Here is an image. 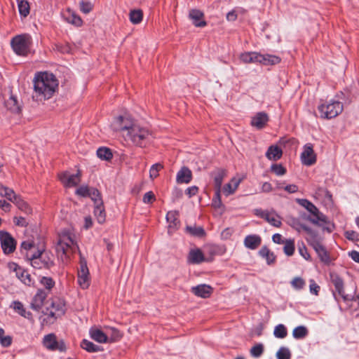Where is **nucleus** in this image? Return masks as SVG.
I'll return each mask as SVG.
<instances>
[{
    "label": "nucleus",
    "instance_id": "1",
    "mask_svg": "<svg viewBox=\"0 0 359 359\" xmlns=\"http://www.w3.org/2000/svg\"><path fill=\"white\" fill-rule=\"evenodd\" d=\"M33 99L43 102L53 97L58 89L59 82L55 75L49 72H39L34 79Z\"/></svg>",
    "mask_w": 359,
    "mask_h": 359
},
{
    "label": "nucleus",
    "instance_id": "2",
    "mask_svg": "<svg viewBox=\"0 0 359 359\" xmlns=\"http://www.w3.org/2000/svg\"><path fill=\"white\" fill-rule=\"evenodd\" d=\"M79 249L75 232L72 229H63L58 234L57 253L59 259L64 262H69L74 254Z\"/></svg>",
    "mask_w": 359,
    "mask_h": 359
},
{
    "label": "nucleus",
    "instance_id": "3",
    "mask_svg": "<svg viewBox=\"0 0 359 359\" xmlns=\"http://www.w3.org/2000/svg\"><path fill=\"white\" fill-rule=\"evenodd\" d=\"M297 203L310 213L308 219L311 222L322 227L329 232L334 229V224L329 221L312 203L306 199H298Z\"/></svg>",
    "mask_w": 359,
    "mask_h": 359
},
{
    "label": "nucleus",
    "instance_id": "4",
    "mask_svg": "<svg viewBox=\"0 0 359 359\" xmlns=\"http://www.w3.org/2000/svg\"><path fill=\"white\" fill-rule=\"evenodd\" d=\"M297 203L310 213L308 219L311 222L322 227L329 232L334 229V224L329 221L312 203L306 199H298Z\"/></svg>",
    "mask_w": 359,
    "mask_h": 359
},
{
    "label": "nucleus",
    "instance_id": "5",
    "mask_svg": "<svg viewBox=\"0 0 359 359\" xmlns=\"http://www.w3.org/2000/svg\"><path fill=\"white\" fill-rule=\"evenodd\" d=\"M297 203L310 213L308 219L311 222L322 227L329 232L334 229V224L329 221L312 203L306 199H298Z\"/></svg>",
    "mask_w": 359,
    "mask_h": 359
},
{
    "label": "nucleus",
    "instance_id": "6",
    "mask_svg": "<svg viewBox=\"0 0 359 359\" xmlns=\"http://www.w3.org/2000/svg\"><path fill=\"white\" fill-rule=\"evenodd\" d=\"M132 116L128 113L114 116L109 122V127L113 132L120 133L123 137L135 123Z\"/></svg>",
    "mask_w": 359,
    "mask_h": 359
},
{
    "label": "nucleus",
    "instance_id": "7",
    "mask_svg": "<svg viewBox=\"0 0 359 359\" xmlns=\"http://www.w3.org/2000/svg\"><path fill=\"white\" fill-rule=\"evenodd\" d=\"M239 58L243 63H260L265 65H276L280 58L276 55H261L257 52H245L240 55Z\"/></svg>",
    "mask_w": 359,
    "mask_h": 359
},
{
    "label": "nucleus",
    "instance_id": "8",
    "mask_svg": "<svg viewBox=\"0 0 359 359\" xmlns=\"http://www.w3.org/2000/svg\"><path fill=\"white\" fill-rule=\"evenodd\" d=\"M149 135V131L141 127L137 122L131 127L123 137L126 140L131 141L133 144L139 147L144 146V141Z\"/></svg>",
    "mask_w": 359,
    "mask_h": 359
},
{
    "label": "nucleus",
    "instance_id": "9",
    "mask_svg": "<svg viewBox=\"0 0 359 359\" xmlns=\"http://www.w3.org/2000/svg\"><path fill=\"white\" fill-rule=\"evenodd\" d=\"M318 109L321 118H332L341 113L343 104L339 101L331 100L320 104Z\"/></svg>",
    "mask_w": 359,
    "mask_h": 359
},
{
    "label": "nucleus",
    "instance_id": "10",
    "mask_svg": "<svg viewBox=\"0 0 359 359\" xmlns=\"http://www.w3.org/2000/svg\"><path fill=\"white\" fill-rule=\"evenodd\" d=\"M13 50L18 55L26 56L30 52L31 38L28 34H20L11 41Z\"/></svg>",
    "mask_w": 359,
    "mask_h": 359
},
{
    "label": "nucleus",
    "instance_id": "11",
    "mask_svg": "<svg viewBox=\"0 0 359 359\" xmlns=\"http://www.w3.org/2000/svg\"><path fill=\"white\" fill-rule=\"evenodd\" d=\"M21 251L29 260L36 257H43L46 256L43 246L36 243L33 239L23 241L21 245Z\"/></svg>",
    "mask_w": 359,
    "mask_h": 359
},
{
    "label": "nucleus",
    "instance_id": "12",
    "mask_svg": "<svg viewBox=\"0 0 359 359\" xmlns=\"http://www.w3.org/2000/svg\"><path fill=\"white\" fill-rule=\"evenodd\" d=\"M46 315L55 319L62 316L65 312V302L60 298L55 297L46 302Z\"/></svg>",
    "mask_w": 359,
    "mask_h": 359
},
{
    "label": "nucleus",
    "instance_id": "13",
    "mask_svg": "<svg viewBox=\"0 0 359 359\" xmlns=\"http://www.w3.org/2000/svg\"><path fill=\"white\" fill-rule=\"evenodd\" d=\"M77 277L79 286L83 290L88 288L90 284V273L86 262L83 259L79 262Z\"/></svg>",
    "mask_w": 359,
    "mask_h": 359
},
{
    "label": "nucleus",
    "instance_id": "14",
    "mask_svg": "<svg viewBox=\"0 0 359 359\" xmlns=\"http://www.w3.org/2000/svg\"><path fill=\"white\" fill-rule=\"evenodd\" d=\"M214 255L212 253L203 252L199 248H193L190 250L188 259L192 264H201L203 262H211L213 260Z\"/></svg>",
    "mask_w": 359,
    "mask_h": 359
},
{
    "label": "nucleus",
    "instance_id": "15",
    "mask_svg": "<svg viewBox=\"0 0 359 359\" xmlns=\"http://www.w3.org/2000/svg\"><path fill=\"white\" fill-rule=\"evenodd\" d=\"M82 172L77 170L76 173L73 174L69 172H63L59 174L58 177L62 184L67 187L76 186L81 181Z\"/></svg>",
    "mask_w": 359,
    "mask_h": 359
},
{
    "label": "nucleus",
    "instance_id": "16",
    "mask_svg": "<svg viewBox=\"0 0 359 359\" xmlns=\"http://www.w3.org/2000/svg\"><path fill=\"white\" fill-rule=\"evenodd\" d=\"M300 158L302 164L306 166L313 165L316 163L317 155L311 144L309 143L304 146Z\"/></svg>",
    "mask_w": 359,
    "mask_h": 359
},
{
    "label": "nucleus",
    "instance_id": "17",
    "mask_svg": "<svg viewBox=\"0 0 359 359\" xmlns=\"http://www.w3.org/2000/svg\"><path fill=\"white\" fill-rule=\"evenodd\" d=\"M191 292L196 297L201 299H209L214 292L212 286L205 283H201L191 287Z\"/></svg>",
    "mask_w": 359,
    "mask_h": 359
},
{
    "label": "nucleus",
    "instance_id": "18",
    "mask_svg": "<svg viewBox=\"0 0 359 359\" xmlns=\"http://www.w3.org/2000/svg\"><path fill=\"white\" fill-rule=\"evenodd\" d=\"M43 345L47 349L52 351H63L65 349L63 341L57 340L56 336L53 334H47L43 337Z\"/></svg>",
    "mask_w": 359,
    "mask_h": 359
},
{
    "label": "nucleus",
    "instance_id": "19",
    "mask_svg": "<svg viewBox=\"0 0 359 359\" xmlns=\"http://www.w3.org/2000/svg\"><path fill=\"white\" fill-rule=\"evenodd\" d=\"M0 241L4 253L10 254L15 249V242L9 233L0 231Z\"/></svg>",
    "mask_w": 359,
    "mask_h": 359
},
{
    "label": "nucleus",
    "instance_id": "20",
    "mask_svg": "<svg viewBox=\"0 0 359 359\" xmlns=\"http://www.w3.org/2000/svg\"><path fill=\"white\" fill-rule=\"evenodd\" d=\"M76 194L81 197H90L92 200L97 201L100 199V192L87 185H82L76 190Z\"/></svg>",
    "mask_w": 359,
    "mask_h": 359
},
{
    "label": "nucleus",
    "instance_id": "21",
    "mask_svg": "<svg viewBox=\"0 0 359 359\" xmlns=\"http://www.w3.org/2000/svg\"><path fill=\"white\" fill-rule=\"evenodd\" d=\"M243 176L239 174L233 177L231 180L222 188V192L226 196L233 194L238 189L240 183L243 181Z\"/></svg>",
    "mask_w": 359,
    "mask_h": 359
},
{
    "label": "nucleus",
    "instance_id": "22",
    "mask_svg": "<svg viewBox=\"0 0 359 359\" xmlns=\"http://www.w3.org/2000/svg\"><path fill=\"white\" fill-rule=\"evenodd\" d=\"M46 294L43 292H39L33 298L32 303H31V307L32 309L41 311V313H43L46 315Z\"/></svg>",
    "mask_w": 359,
    "mask_h": 359
},
{
    "label": "nucleus",
    "instance_id": "23",
    "mask_svg": "<svg viewBox=\"0 0 359 359\" xmlns=\"http://www.w3.org/2000/svg\"><path fill=\"white\" fill-rule=\"evenodd\" d=\"M256 214L260 217L264 219L270 224L279 227L282 222L280 217L274 212H264L257 210Z\"/></svg>",
    "mask_w": 359,
    "mask_h": 359
},
{
    "label": "nucleus",
    "instance_id": "24",
    "mask_svg": "<svg viewBox=\"0 0 359 359\" xmlns=\"http://www.w3.org/2000/svg\"><path fill=\"white\" fill-rule=\"evenodd\" d=\"M179 214L177 211H170L168 212L166 219L168 223V232L172 234L180 226V221L178 219Z\"/></svg>",
    "mask_w": 359,
    "mask_h": 359
},
{
    "label": "nucleus",
    "instance_id": "25",
    "mask_svg": "<svg viewBox=\"0 0 359 359\" xmlns=\"http://www.w3.org/2000/svg\"><path fill=\"white\" fill-rule=\"evenodd\" d=\"M90 337L98 343H107L105 327L102 329L98 327H93L89 331Z\"/></svg>",
    "mask_w": 359,
    "mask_h": 359
},
{
    "label": "nucleus",
    "instance_id": "26",
    "mask_svg": "<svg viewBox=\"0 0 359 359\" xmlns=\"http://www.w3.org/2000/svg\"><path fill=\"white\" fill-rule=\"evenodd\" d=\"M268 121L269 116L266 113L259 112L252 118L251 125L257 129H262L266 126Z\"/></svg>",
    "mask_w": 359,
    "mask_h": 359
},
{
    "label": "nucleus",
    "instance_id": "27",
    "mask_svg": "<svg viewBox=\"0 0 359 359\" xmlns=\"http://www.w3.org/2000/svg\"><path fill=\"white\" fill-rule=\"evenodd\" d=\"M282 155V149L277 144L269 147L266 152V156L270 161H278L281 158Z\"/></svg>",
    "mask_w": 359,
    "mask_h": 359
},
{
    "label": "nucleus",
    "instance_id": "28",
    "mask_svg": "<svg viewBox=\"0 0 359 359\" xmlns=\"http://www.w3.org/2000/svg\"><path fill=\"white\" fill-rule=\"evenodd\" d=\"M5 105L6 108L13 113H19L20 111V105L17 97L13 95L6 100Z\"/></svg>",
    "mask_w": 359,
    "mask_h": 359
},
{
    "label": "nucleus",
    "instance_id": "29",
    "mask_svg": "<svg viewBox=\"0 0 359 359\" xmlns=\"http://www.w3.org/2000/svg\"><path fill=\"white\" fill-rule=\"evenodd\" d=\"M11 307L18 314L22 316V317L28 319L32 320V315L29 311H27L24 308L23 304L20 302H14L12 303Z\"/></svg>",
    "mask_w": 359,
    "mask_h": 359
},
{
    "label": "nucleus",
    "instance_id": "30",
    "mask_svg": "<svg viewBox=\"0 0 359 359\" xmlns=\"http://www.w3.org/2000/svg\"><path fill=\"white\" fill-rule=\"evenodd\" d=\"M191 180V172L187 168H182L177 175L178 183H188Z\"/></svg>",
    "mask_w": 359,
    "mask_h": 359
},
{
    "label": "nucleus",
    "instance_id": "31",
    "mask_svg": "<svg viewBox=\"0 0 359 359\" xmlns=\"http://www.w3.org/2000/svg\"><path fill=\"white\" fill-rule=\"evenodd\" d=\"M315 250L316 251L318 257L323 262L327 264L333 259V258L330 256L329 252L323 245H316L315 246Z\"/></svg>",
    "mask_w": 359,
    "mask_h": 359
},
{
    "label": "nucleus",
    "instance_id": "32",
    "mask_svg": "<svg viewBox=\"0 0 359 359\" xmlns=\"http://www.w3.org/2000/svg\"><path fill=\"white\" fill-rule=\"evenodd\" d=\"M105 331L107 337V343L114 342L122 337V334L116 328L106 327Z\"/></svg>",
    "mask_w": 359,
    "mask_h": 359
},
{
    "label": "nucleus",
    "instance_id": "33",
    "mask_svg": "<svg viewBox=\"0 0 359 359\" xmlns=\"http://www.w3.org/2000/svg\"><path fill=\"white\" fill-rule=\"evenodd\" d=\"M245 245L250 249L257 248L261 243V238L258 236L251 235L245 238Z\"/></svg>",
    "mask_w": 359,
    "mask_h": 359
},
{
    "label": "nucleus",
    "instance_id": "34",
    "mask_svg": "<svg viewBox=\"0 0 359 359\" xmlns=\"http://www.w3.org/2000/svg\"><path fill=\"white\" fill-rule=\"evenodd\" d=\"M96 202L97 204L95 208L94 213L97 218V222L100 224H103L105 221V211L100 200L97 201Z\"/></svg>",
    "mask_w": 359,
    "mask_h": 359
},
{
    "label": "nucleus",
    "instance_id": "35",
    "mask_svg": "<svg viewBox=\"0 0 359 359\" xmlns=\"http://www.w3.org/2000/svg\"><path fill=\"white\" fill-rule=\"evenodd\" d=\"M0 196L6 198L12 203H14L18 197L11 189L4 186H0Z\"/></svg>",
    "mask_w": 359,
    "mask_h": 359
},
{
    "label": "nucleus",
    "instance_id": "36",
    "mask_svg": "<svg viewBox=\"0 0 359 359\" xmlns=\"http://www.w3.org/2000/svg\"><path fill=\"white\" fill-rule=\"evenodd\" d=\"M97 156L101 160L107 161H109L113 157L111 150L107 147H101L98 149L97 151Z\"/></svg>",
    "mask_w": 359,
    "mask_h": 359
},
{
    "label": "nucleus",
    "instance_id": "37",
    "mask_svg": "<svg viewBox=\"0 0 359 359\" xmlns=\"http://www.w3.org/2000/svg\"><path fill=\"white\" fill-rule=\"evenodd\" d=\"M14 204L22 212L26 214H30L32 212V208L29 205L22 200L20 196L17 198V199L14 201Z\"/></svg>",
    "mask_w": 359,
    "mask_h": 359
},
{
    "label": "nucleus",
    "instance_id": "38",
    "mask_svg": "<svg viewBox=\"0 0 359 359\" xmlns=\"http://www.w3.org/2000/svg\"><path fill=\"white\" fill-rule=\"evenodd\" d=\"M47 255L46 254V256L43 257H36L35 258H33L30 259L31 264L33 267L41 269L42 267L48 266V263L46 261Z\"/></svg>",
    "mask_w": 359,
    "mask_h": 359
},
{
    "label": "nucleus",
    "instance_id": "39",
    "mask_svg": "<svg viewBox=\"0 0 359 359\" xmlns=\"http://www.w3.org/2000/svg\"><path fill=\"white\" fill-rule=\"evenodd\" d=\"M13 342L11 336L6 334L4 330L0 328V344L1 346L7 348L9 347Z\"/></svg>",
    "mask_w": 359,
    "mask_h": 359
},
{
    "label": "nucleus",
    "instance_id": "40",
    "mask_svg": "<svg viewBox=\"0 0 359 359\" xmlns=\"http://www.w3.org/2000/svg\"><path fill=\"white\" fill-rule=\"evenodd\" d=\"M260 255L265 258L269 264H273L276 260V256L268 248H263L259 251Z\"/></svg>",
    "mask_w": 359,
    "mask_h": 359
},
{
    "label": "nucleus",
    "instance_id": "41",
    "mask_svg": "<svg viewBox=\"0 0 359 359\" xmlns=\"http://www.w3.org/2000/svg\"><path fill=\"white\" fill-rule=\"evenodd\" d=\"M19 13L22 16L26 17L29 13V4L26 0H18Z\"/></svg>",
    "mask_w": 359,
    "mask_h": 359
},
{
    "label": "nucleus",
    "instance_id": "42",
    "mask_svg": "<svg viewBox=\"0 0 359 359\" xmlns=\"http://www.w3.org/2000/svg\"><path fill=\"white\" fill-rule=\"evenodd\" d=\"M81 347L88 352H97L100 348L88 339H83L81 342Z\"/></svg>",
    "mask_w": 359,
    "mask_h": 359
},
{
    "label": "nucleus",
    "instance_id": "43",
    "mask_svg": "<svg viewBox=\"0 0 359 359\" xmlns=\"http://www.w3.org/2000/svg\"><path fill=\"white\" fill-rule=\"evenodd\" d=\"M189 19L194 21H201V22H205L203 13L197 9H192L189 11Z\"/></svg>",
    "mask_w": 359,
    "mask_h": 359
},
{
    "label": "nucleus",
    "instance_id": "44",
    "mask_svg": "<svg viewBox=\"0 0 359 359\" xmlns=\"http://www.w3.org/2000/svg\"><path fill=\"white\" fill-rule=\"evenodd\" d=\"M283 250L287 256H292L294 252V241L289 239L284 242Z\"/></svg>",
    "mask_w": 359,
    "mask_h": 359
},
{
    "label": "nucleus",
    "instance_id": "45",
    "mask_svg": "<svg viewBox=\"0 0 359 359\" xmlns=\"http://www.w3.org/2000/svg\"><path fill=\"white\" fill-rule=\"evenodd\" d=\"M186 231L191 235L202 237L205 235L204 230L200 226H188L186 227Z\"/></svg>",
    "mask_w": 359,
    "mask_h": 359
},
{
    "label": "nucleus",
    "instance_id": "46",
    "mask_svg": "<svg viewBox=\"0 0 359 359\" xmlns=\"http://www.w3.org/2000/svg\"><path fill=\"white\" fill-rule=\"evenodd\" d=\"M163 168V165L161 163H156L153 165L149 169V177L151 180L156 179L158 175L159 172Z\"/></svg>",
    "mask_w": 359,
    "mask_h": 359
},
{
    "label": "nucleus",
    "instance_id": "47",
    "mask_svg": "<svg viewBox=\"0 0 359 359\" xmlns=\"http://www.w3.org/2000/svg\"><path fill=\"white\" fill-rule=\"evenodd\" d=\"M332 282L334 284L336 290L337 291L338 294L344 297V284L342 280L339 278L338 276H334L332 277Z\"/></svg>",
    "mask_w": 359,
    "mask_h": 359
},
{
    "label": "nucleus",
    "instance_id": "48",
    "mask_svg": "<svg viewBox=\"0 0 359 359\" xmlns=\"http://www.w3.org/2000/svg\"><path fill=\"white\" fill-rule=\"evenodd\" d=\"M273 334L277 338H285L287 334V328L285 325L280 324L274 328Z\"/></svg>",
    "mask_w": 359,
    "mask_h": 359
},
{
    "label": "nucleus",
    "instance_id": "49",
    "mask_svg": "<svg viewBox=\"0 0 359 359\" xmlns=\"http://www.w3.org/2000/svg\"><path fill=\"white\" fill-rule=\"evenodd\" d=\"M308 330L304 326H299L294 329L292 335L295 339L304 338L307 335Z\"/></svg>",
    "mask_w": 359,
    "mask_h": 359
},
{
    "label": "nucleus",
    "instance_id": "50",
    "mask_svg": "<svg viewBox=\"0 0 359 359\" xmlns=\"http://www.w3.org/2000/svg\"><path fill=\"white\" fill-rule=\"evenodd\" d=\"M290 284L294 290H302L305 286V280L301 277H294L291 281Z\"/></svg>",
    "mask_w": 359,
    "mask_h": 359
},
{
    "label": "nucleus",
    "instance_id": "51",
    "mask_svg": "<svg viewBox=\"0 0 359 359\" xmlns=\"http://www.w3.org/2000/svg\"><path fill=\"white\" fill-rule=\"evenodd\" d=\"M130 19L132 22H138L143 20V13L141 10H133L130 13Z\"/></svg>",
    "mask_w": 359,
    "mask_h": 359
},
{
    "label": "nucleus",
    "instance_id": "52",
    "mask_svg": "<svg viewBox=\"0 0 359 359\" xmlns=\"http://www.w3.org/2000/svg\"><path fill=\"white\" fill-rule=\"evenodd\" d=\"M278 188L279 189L285 190L290 194L296 193L299 190L298 187L296 184H285L284 183L278 184Z\"/></svg>",
    "mask_w": 359,
    "mask_h": 359
},
{
    "label": "nucleus",
    "instance_id": "53",
    "mask_svg": "<svg viewBox=\"0 0 359 359\" xmlns=\"http://www.w3.org/2000/svg\"><path fill=\"white\" fill-rule=\"evenodd\" d=\"M271 171L278 176H283L286 173V169L281 164H273Z\"/></svg>",
    "mask_w": 359,
    "mask_h": 359
},
{
    "label": "nucleus",
    "instance_id": "54",
    "mask_svg": "<svg viewBox=\"0 0 359 359\" xmlns=\"http://www.w3.org/2000/svg\"><path fill=\"white\" fill-rule=\"evenodd\" d=\"M16 276L25 285H30L32 283L30 276L22 269H20L18 276Z\"/></svg>",
    "mask_w": 359,
    "mask_h": 359
},
{
    "label": "nucleus",
    "instance_id": "55",
    "mask_svg": "<svg viewBox=\"0 0 359 359\" xmlns=\"http://www.w3.org/2000/svg\"><path fill=\"white\" fill-rule=\"evenodd\" d=\"M276 356L278 359H290L291 353L287 348L282 347L278 351Z\"/></svg>",
    "mask_w": 359,
    "mask_h": 359
},
{
    "label": "nucleus",
    "instance_id": "56",
    "mask_svg": "<svg viewBox=\"0 0 359 359\" xmlns=\"http://www.w3.org/2000/svg\"><path fill=\"white\" fill-rule=\"evenodd\" d=\"M263 351H264L263 345L261 344H256L255 346H254L251 348L250 353L254 357H259L262 354Z\"/></svg>",
    "mask_w": 359,
    "mask_h": 359
},
{
    "label": "nucleus",
    "instance_id": "57",
    "mask_svg": "<svg viewBox=\"0 0 359 359\" xmlns=\"http://www.w3.org/2000/svg\"><path fill=\"white\" fill-rule=\"evenodd\" d=\"M223 177H224V174L222 172L218 173L215 177L214 183H215V188L217 189V194H219V193L220 192V187H221V185L222 183Z\"/></svg>",
    "mask_w": 359,
    "mask_h": 359
},
{
    "label": "nucleus",
    "instance_id": "58",
    "mask_svg": "<svg viewBox=\"0 0 359 359\" xmlns=\"http://www.w3.org/2000/svg\"><path fill=\"white\" fill-rule=\"evenodd\" d=\"M156 200V196L152 191H148L143 196L142 201L146 204L152 203Z\"/></svg>",
    "mask_w": 359,
    "mask_h": 359
},
{
    "label": "nucleus",
    "instance_id": "59",
    "mask_svg": "<svg viewBox=\"0 0 359 359\" xmlns=\"http://www.w3.org/2000/svg\"><path fill=\"white\" fill-rule=\"evenodd\" d=\"M227 21H242L243 19L241 18V15L237 13L236 11H233L229 12L226 15Z\"/></svg>",
    "mask_w": 359,
    "mask_h": 359
},
{
    "label": "nucleus",
    "instance_id": "60",
    "mask_svg": "<svg viewBox=\"0 0 359 359\" xmlns=\"http://www.w3.org/2000/svg\"><path fill=\"white\" fill-rule=\"evenodd\" d=\"M58 50L62 53H72L73 47L69 43L61 44L57 46Z\"/></svg>",
    "mask_w": 359,
    "mask_h": 359
},
{
    "label": "nucleus",
    "instance_id": "61",
    "mask_svg": "<svg viewBox=\"0 0 359 359\" xmlns=\"http://www.w3.org/2000/svg\"><path fill=\"white\" fill-rule=\"evenodd\" d=\"M93 225V218L90 215H86L83 217L82 226L84 229L88 230Z\"/></svg>",
    "mask_w": 359,
    "mask_h": 359
},
{
    "label": "nucleus",
    "instance_id": "62",
    "mask_svg": "<svg viewBox=\"0 0 359 359\" xmlns=\"http://www.w3.org/2000/svg\"><path fill=\"white\" fill-rule=\"evenodd\" d=\"M80 8L83 12L88 13L93 9V4L90 1H81L80 3Z\"/></svg>",
    "mask_w": 359,
    "mask_h": 359
},
{
    "label": "nucleus",
    "instance_id": "63",
    "mask_svg": "<svg viewBox=\"0 0 359 359\" xmlns=\"http://www.w3.org/2000/svg\"><path fill=\"white\" fill-rule=\"evenodd\" d=\"M41 283L43 285H44L47 289H50L54 286L53 280L47 277H43L41 280Z\"/></svg>",
    "mask_w": 359,
    "mask_h": 359
},
{
    "label": "nucleus",
    "instance_id": "64",
    "mask_svg": "<svg viewBox=\"0 0 359 359\" xmlns=\"http://www.w3.org/2000/svg\"><path fill=\"white\" fill-rule=\"evenodd\" d=\"M345 236L351 241H355L358 238V233L353 231H348L345 233Z\"/></svg>",
    "mask_w": 359,
    "mask_h": 359
}]
</instances>
